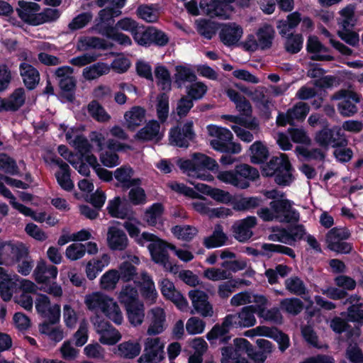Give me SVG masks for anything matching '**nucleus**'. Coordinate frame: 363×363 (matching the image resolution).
Segmentation results:
<instances>
[{
	"label": "nucleus",
	"instance_id": "nucleus-17",
	"mask_svg": "<svg viewBox=\"0 0 363 363\" xmlns=\"http://www.w3.org/2000/svg\"><path fill=\"white\" fill-rule=\"evenodd\" d=\"M159 284L161 293L165 298L173 302L180 311H186L188 310V301L182 294L176 289L173 282L168 279H163Z\"/></svg>",
	"mask_w": 363,
	"mask_h": 363
},
{
	"label": "nucleus",
	"instance_id": "nucleus-64",
	"mask_svg": "<svg viewBox=\"0 0 363 363\" xmlns=\"http://www.w3.org/2000/svg\"><path fill=\"white\" fill-rule=\"evenodd\" d=\"M118 272L120 279L126 284L129 283L131 280H134L137 275L135 267L128 261L123 262L119 265Z\"/></svg>",
	"mask_w": 363,
	"mask_h": 363
},
{
	"label": "nucleus",
	"instance_id": "nucleus-15",
	"mask_svg": "<svg viewBox=\"0 0 363 363\" xmlns=\"http://www.w3.org/2000/svg\"><path fill=\"white\" fill-rule=\"evenodd\" d=\"M28 250L22 243L4 242L0 243V260L5 264H13L28 255Z\"/></svg>",
	"mask_w": 363,
	"mask_h": 363
},
{
	"label": "nucleus",
	"instance_id": "nucleus-42",
	"mask_svg": "<svg viewBox=\"0 0 363 363\" xmlns=\"http://www.w3.org/2000/svg\"><path fill=\"white\" fill-rule=\"evenodd\" d=\"M4 111H16L25 103V90L23 88L15 89L6 99H3Z\"/></svg>",
	"mask_w": 363,
	"mask_h": 363
},
{
	"label": "nucleus",
	"instance_id": "nucleus-2",
	"mask_svg": "<svg viewBox=\"0 0 363 363\" xmlns=\"http://www.w3.org/2000/svg\"><path fill=\"white\" fill-rule=\"evenodd\" d=\"M264 195L273 201L270 208H262L258 211L259 216L264 221L274 220L281 223H293L299 220V213L292 207L293 202L287 199L283 192L276 189L265 191Z\"/></svg>",
	"mask_w": 363,
	"mask_h": 363
},
{
	"label": "nucleus",
	"instance_id": "nucleus-6",
	"mask_svg": "<svg viewBox=\"0 0 363 363\" xmlns=\"http://www.w3.org/2000/svg\"><path fill=\"white\" fill-rule=\"evenodd\" d=\"M169 186L173 191L191 198L193 200L189 205L194 211L201 215L209 216L212 201L184 184L172 182L169 184Z\"/></svg>",
	"mask_w": 363,
	"mask_h": 363
},
{
	"label": "nucleus",
	"instance_id": "nucleus-32",
	"mask_svg": "<svg viewBox=\"0 0 363 363\" xmlns=\"http://www.w3.org/2000/svg\"><path fill=\"white\" fill-rule=\"evenodd\" d=\"M1 191L4 194V196L9 199L10 204L13 208L18 211L21 213L26 216H30L39 223H43L45 220L46 213L45 212L35 213L30 208L17 202L14 196L9 189H2Z\"/></svg>",
	"mask_w": 363,
	"mask_h": 363
},
{
	"label": "nucleus",
	"instance_id": "nucleus-1",
	"mask_svg": "<svg viewBox=\"0 0 363 363\" xmlns=\"http://www.w3.org/2000/svg\"><path fill=\"white\" fill-rule=\"evenodd\" d=\"M178 166L187 175L188 182L194 186L196 191L210 196L213 187L196 182L193 179L213 182L214 177L209 171H217L218 169V164L214 159L202 153H194L191 159L179 160Z\"/></svg>",
	"mask_w": 363,
	"mask_h": 363
},
{
	"label": "nucleus",
	"instance_id": "nucleus-59",
	"mask_svg": "<svg viewBox=\"0 0 363 363\" xmlns=\"http://www.w3.org/2000/svg\"><path fill=\"white\" fill-rule=\"evenodd\" d=\"M90 48L106 49L107 43L104 39L96 37H84L79 40L77 48L79 50H85Z\"/></svg>",
	"mask_w": 363,
	"mask_h": 363
},
{
	"label": "nucleus",
	"instance_id": "nucleus-4",
	"mask_svg": "<svg viewBox=\"0 0 363 363\" xmlns=\"http://www.w3.org/2000/svg\"><path fill=\"white\" fill-rule=\"evenodd\" d=\"M206 129L208 134L214 138L211 140V146L215 150L223 152H229L234 154L239 153L241 151L240 144L232 142L233 135L228 128L211 124L206 127Z\"/></svg>",
	"mask_w": 363,
	"mask_h": 363
},
{
	"label": "nucleus",
	"instance_id": "nucleus-60",
	"mask_svg": "<svg viewBox=\"0 0 363 363\" xmlns=\"http://www.w3.org/2000/svg\"><path fill=\"white\" fill-rule=\"evenodd\" d=\"M138 16L148 23H153L157 21L160 12L155 6L142 5L137 10Z\"/></svg>",
	"mask_w": 363,
	"mask_h": 363
},
{
	"label": "nucleus",
	"instance_id": "nucleus-40",
	"mask_svg": "<svg viewBox=\"0 0 363 363\" xmlns=\"http://www.w3.org/2000/svg\"><path fill=\"white\" fill-rule=\"evenodd\" d=\"M162 136L160 124L156 121H150L136 133L135 138L141 140H159Z\"/></svg>",
	"mask_w": 363,
	"mask_h": 363
},
{
	"label": "nucleus",
	"instance_id": "nucleus-13",
	"mask_svg": "<svg viewBox=\"0 0 363 363\" xmlns=\"http://www.w3.org/2000/svg\"><path fill=\"white\" fill-rule=\"evenodd\" d=\"M38 313L50 323H57L60 320L61 310L59 304H51L50 298L43 294H38L35 301Z\"/></svg>",
	"mask_w": 363,
	"mask_h": 363
},
{
	"label": "nucleus",
	"instance_id": "nucleus-12",
	"mask_svg": "<svg viewBox=\"0 0 363 363\" xmlns=\"http://www.w3.org/2000/svg\"><path fill=\"white\" fill-rule=\"evenodd\" d=\"M331 99L333 100H340V102L337 104V109L339 113L345 117L352 116L357 112V106L350 101V99L356 103L361 101L360 95L349 89L340 90L334 94Z\"/></svg>",
	"mask_w": 363,
	"mask_h": 363
},
{
	"label": "nucleus",
	"instance_id": "nucleus-20",
	"mask_svg": "<svg viewBox=\"0 0 363 363\" xmlns=\"http://www.w3.org/2000/svg\"><path fill=\"white\" fill-rule=\"evenodd\" d=\"M189 297L191 301L194 310L203 317H211L213 314V307L208 302V296L203 291L191 290Z\"/></svg>",
	"mask_w": 363,
	"mask_h": 363
},
{
	"label": "nucleus",
	"instance_id": "nucleus-63",
	"mask_svg": "<svg viewBox=\"0 0 363 363\" xmlns=\"http://www.w3.org/2000/svg\"><path fill=\"white\" fill-rule=\"evenodd\" d=\"M280 307L282 311L295 315L302 311L303 303L296 298H284L281 301Z\"/></svg>",
	"mask_w": 363,
	"mask_h": 363
},
{
	"label": "nucleus",
	"instance_id": "nucleus-43",
	"mask_svg": "<svg viewBox=\"0 0 363 363\" xmlns=\"http://www.w3.org/2000/svg\"><path fill=\"white\" fill-rule=\"evenodd\" d=\"M19 69L20 74L26 87L29 89H34L40 81L38 71L26 62L21 63Z\"/></svg>",
	"mask_w": 363,
	"mask_h": 363
},
{
	"label": "nucleus",
	"instance_id": "nucleus-34",
	"mask_svg": "<svg viewBox=\"0 0 363 363\" xmlns=\"http://www.w3.org/2000/svg\"><path fill=\"white\" fill-rule=\"evenodd\" d=\"M225 93L231 101H233L237 111L240 113L241 117H250L252 114V106L246 98L238 92L236 90L229 88Z\"/></svg>",
	"mask_w": 363,
	"mask_h": 363
},
{
	"label": "nucleus",
	"instance_id": "nucleus-52",
	"mask_svg": "<svg viewBox=\"0 0 363 363\" xmlns=\"http://www.w3.org/2000/svg\"><path fill=\"white\" fill-rule=\"evenodd\" d=\"M120 280V276L117 269H109L100 278V288L104 291H113Z\"/></svg>",
	"mask_w": 363,
	"mask_h": 363
},
{
	"label": "nucleus",
	"instance_id": "nucleus-30",
	"mask_svg": "<svg viewBox=\"0 0 363 363\" xmlns=\"http://www.w3.org/2000/svg\"><path fill=\"white\" fill-rule=\"evenodd\" d=\"M16 275L6 273L4 269H0V295L4 301H9L13 294L18 281Z\"/></svg>",
	"mask_w": 363,
	"mask_h": 363
},
{
	"label": "nucleus",
	"instance_id": "nucleus-57",
	"mask_svg": "<svg viewBox=\"0 0 363 363\" xmlns=\"http://www.w3.org/2000/svg\"><path fill=\"white\" fill-rule=\"evenodd\" d=\"M87 109L89 115L99 122L105 123L111 119L110 115L96 101L90 102Z\"/></svg>",
	"mask_w": 363,
	"mask_h": 363
},
{
	"label": "nucleus",
	"instance_id": "nucleus-14",
	"mask_svg": "<svg viewBox=\"0 0 363 363\" xmlns=\"http://www.w3.org/2000/svg\"><path fill=\"white\" fill-rule=\"evenodd\" d=\"M94 329L99 335L100 343L106 345H113L119 342L122 335L118 330L115 328L108 321L101 318L92 320Z\"/></svg>",
	"mask_w": 363,
	"mask_h": 363
},
{
	"label": "nucleus",
	"instance_id": "nucleus-49",
	"mask_svg": "<svg viewBox=\"0 0 363 363\" xmlns=\"http://www.w3.org/2000/svg\"><path fill=\"white\" fill-rule=\"evenodd\" d=\"M355 9L352 5H348L340 11V17L338 19L339 29L353 28L357 23L354 16Z\"/></svg>",
	"mask_w": 363,
	"mask_h": 363
},
{
	"label": "nucleus",
	"instance_id": "nucleus-33",
	"mask_svg": "<svg viewBox=\"0 0 363 363\" xmlns=\"http://www.w3.org/2000/svg\"><path fill=\"white\" fill-rule=\"evenodd\" d=\"M140 222L135 218L128 219L123 223V227L128 232L129 236L140 245H145L147 243V239H151L153 237L152 233H143L140 234Z\"/></svg>",
	"mask_w": 363,
	"mask_h": 363
},
{
	"label": "nucleus",
	"instance_id": "nucleus-44",
	"mask_svg": "<svg viewBox=\"0 0 363 363\" xmlns=\"http://www.w3.org/2000/svg\"><path fill=\"white\" fill-rule=\"evenodd\" d=\"M130 324L133 327L142 325L145 319V305L141 301L125 308Z\"/></svg>",
	"mask_w": 363,
	"mask_h": 363
},
{
	"label": "nucleus",
	"instance_id": "nucleus-38",
	"mask_svg": "<svg viewBox=\"0 0 363 363\" xmlns=\"http://www.w3.org/2000/svg\"><path fill=\"white\" fill-rule=\"evenodd\" d=\"M307 50L311 53V59L315 60H332L333 57L327 53V49L315 36H310L307 41Z\"/></svg>",
	"mask_w": 363,
	"mask_h": 363
},
{
	"label": "nucleus",
	"instance_id": "nucleus-9",
	"mask_svg": "<svg viewBox=\"0 0 363 363\" xmlns=\"http://www.w3.org/2000/svg\"><path fill=\"white\" fill-rule=\"evenodd\" d=\"M274 37V30L273 27L265 24L257 30L256 33L257 38L254 35L247 37L244 46L246 50L250 51L267 49L272 46Z\"/></svg>",
	"mask_w": 363,
	"mask_h": 363
},
{
	"label": "nucleus",
	"instance_id": "nucleus-22",
	"mask_svg": "<svg viewBox=\"0 0 363 363\" xmlns=\"http://www.w3.org/2000/svg\"><path fill=\"white\" fill-rule=\"evenodd\" d=\"M134 284L140 287L142 296L147 303L153 304L156 302L158 294L152 279L147 272H141L140 280H134Z\"/></svg>",
	"mask_w": 363,
	"mask_h": 363
},
{
	"label": "nucleus",
	"instance_id": "nucleus-37",
	"mask_svg": "<svg viewBox=\"0 0 363 363\" xmlns=\"http://www.w3.org/2000/svg\"><path fill=\"white\" fill-rule=\"evenodd\" d=\"M264 301L262 303H259L256 307V313L258 317L263 318L264 320L270 321L276 324H281L283 320L282 315L277 308L267 309L269 303L268 299L264 296Z\"/></svg>",
	"mask_w": 363,
	"mask_h": 363
},
{
	"label": "nucleus",
	"instance_id": "nucleus-53",
	"mask_svg": "<svg viewBox=\"0 0 363 363\" xmlns=\"http://www.w3.org/2000/svg\"><path fill=\"white\" fill-rule=\"evenodd\" d=\"M250 160L254 164L264 162L269 157L267 147L260 141L255 142L250 148Z\"/></svg>",
	"mask_w": 363,
	"mask_h": 363
},
{
	"label": "nucleus",
	"instance_id": "nucleus-56",
	"mask_svg": "<svg viewBox=\"0 0 363 363\" xmlns=\"http://www.w3.org/2000/svg\"><path fill=\"white\" fill-rule=\"evenodd\" d=\"M52 323H43L40 325L39 330L41 333L46 335L50 339L55 342L61 341L64 337L63 329L60 326H53Z\"/></svg>",
	"mask_w": 363,
	"mask_h": 363
},
{
	"label": "nucleus",
	"instance_id": "nucleus-46",
	"mask_svg": "<svg viewBox=\"0 0 363 363\" xmlns=\"http://www.w3.org/2000/svg\"><path fill=\"white\" fill-rule=\"evenodd\" d=\"M110 66L104 62H97L83 69L82 75L86 80H94L110 72Z\"/></svg>",
	"mask_w": 363,
	"mask_h": 363
},
{
	"label": "nucleus",
	"instance_id": "nucleus-35",
	"mask_svg": "<svg viewBox=\"0 0 363 363\" xmlns=\"http://www.w3.org/2000/svg\"><path fill=\"white\" fill-rule=\"evenodd\" d=\"M52 161L59 167L55 173L57 183L62 189L70 191L74 188V184L70 179L69 165L59 158H53Z\"/></svg>",
	"mask_w": 363,
	"mask_h": 363
},
{
	"label": "nucleus",
	"instance_id": "nucleus-51",
	"mask_svg": "<svg viewBox=\"0 0 363 363\" xmlns=\"http://www.w3.org/2000/svg\"><path fill=\"white\" fill-rule=\"evenodd\" d=\"M238 178L244 183L245 186H240V189H247L249 186V181H253L259 177V172L248 164H241L236 167Z\"/></svg>",
	"mask_w": 363,
	"mask_h": 363
},
{
	"label": "nucleus",
	"instance_id": "nucleus-31",
	"mask_svg": "<svg viewBox=\"0 0 363 363\" xmlns=\"http://www.w3.org/2000/svg\"><path fill=\"white\" fill-rule=\"evenodd\" d=\"M117 298L124 308L141 302L136 284H125L118 293Z\"/></svg>",
	"mask_w": 363,
	"mask_h": 363
},
{
	"label": "nucleus",
	"instance_id": "nucleus-39",
	"mask_svg": "<svg viewBox=\"0 0 363 363\" xmlns=\"http://www.w3.org/2000/svg\"><path fill=\"white\" fill-rule=\"evenodd\" d=\"M57 269L55 266H47L44 261H40L34 271L35 281L39 284H46L57 276Z\"/></svg>",
	"mask_w": 363,
	"mask_h": 363
},
{
	"label": "nucleus",
	"instance_id": "nucleus-8",
	"mask_svg": "<svg viewBox=\"0 0 363 363\" xmlns=\"http://www.w3.org/2000/svg\"><path fill=\"white\" fill-rule=\"evenodd\" d=\"M152 238L147 239V242H150L148 250L152 260L162 265L167 271L176 273L177 267L169 261L167 253V248H169V245H172L167 243L154 234H152Z\"/></svg>",
	"mask_w": 363,
	"mask_h": 363
},
{
	"label": "nucleus",
	"instance_id": "nucleus-28",
	"mask_svg": "<svg viewBox=\"0 0 363 363\" xmlns=\"http://www.w3.org/2000/svg\"><path fill=\"white\" fill-rule=\"evenodd\" d=\"M256 223V218L254 216H248L238 221L233 225L235 238L240 242L249 240L252 235V228L255 226Z\"/></svg>",
	"mask_w": 363,
	"mask_h": 363
},
{
	"label": "nucleus",
	"instance_id": "nucleus-19",
	"mask_svg": "<svg viewBox=\"0 0 363 363\" xmlns=\"http://www.w3.org/2000/svg\"><path fill=\"white\" fill-rule=\"evenodd\" d=\"M149 325L147 333L157 335L162 333L167 328L166 314L160 307H155L148 311Z\"/></svg>",
	"mask_w": 363,
	"mask_h": 363
},
{
	"label": "nucleus",
	"instance_id": "nucleus-50",
	"mask_svg": "<svg viewBox=\"0 0 363 363\" xmlns=\"http://www.w3.org/2000/svg\"><path fill=\"white\" fill-rule=\"evenodd\" d=\"M308 75L311 78L316 79L313 83L315 87H330L335 82L334 77L331 76H324L323 69L316 67L310 69L308 72Z\"/></svg>",
	"mask_w": 363,
	"mask_h": 363
},
{
	"label": "nucleus",
	"instance_id": "nucleus-48",
	"mask_svg": "<svg viewBox=\"0 0 363 363\" xmlns=\"http://www.w3.org/2000/svg\"><path fill=\"white\" fill-rule=\"evenodd\" d=\"M340 135V128H334L333 129L325 128L316 133L315 137V142L322 147L328 148L330 145L336 146L338 143L333 137L335 130Z\"/></svg>",
	"mask_w": 363,
	"mask_h": 363
},
{
	"label": "nucleus",
	"instance_id": "nucleus-29",
	"mask_svg": "<svg viewBox=\"0 0 363 363\" xmlns=\"http://www.w3.org/2000/svg\"><path fill=\"white\" fill-rule=\"evenodd\" d=\"M145 110L140 106H133L124 113V125L130 130H135L145 121Z\"/></svg>",
	"mask_w": 363,
	"mask_h": 363
},
{
	"label": "nucleus",
	"instance_id": "nucleus-45",
	"mask_svg": "<svg viewBox=\"0 0 363 363\" xmlns=\"http://www.w3.org/2000/svg\"><path fill=\"white\" fill-rule=\"evenodd\" d=\"M227 236L223 233V228L220 225L215 226L213 234L203 239V245L208 248H216L224 245L227 241Z\"/></svg>",
	"mask_w": 363,
	"mask_h": 363
},
{
	"label": "nucleus",
	"instance_id": "nucleus-10",
	"mask_svg": "<svg viewBox=\"0 0 363 363\" xmlns=\"http://www.w3.org/2000/svg\"><path fill=\"white\" fill-rule=\"evenodd\" d=\"M164 342L160 337H147L144 342V352L139 357L140 363H158L164 357Z\"/></svg>",
	"mask_w": 363,
	"mask_h": 363
},
{
	"label": "nucleus",
	"instance_id": "nucleus-5",
	"mask_svg": "<svg viewBox=\"0 0 363 363\" xmlns=\"http://www.w3.org/2000/svg\"><path fill=\"white\" fill-rule=\"evenodd\" d=\"M292 169L289 159L285 154L272 157L262 169V174L267 177L274 176L275 182L279 185H288L293 180Z\"/></svg>",
	"mask_w": 363,
	"mask_h": 363
},
{
	"label": "nucleus",
	"instance_id": "nucleus-21",
	"mask_svg": "<svg viewBox=\"0 0 363 363\" xmlns=\"http://www.w3.org/2000/svg\"><path fill=\"white\" fill-rule=\"evenodd\" d=\"M193 123L188 121L184 124L182 130L179 128H172L169 133V142L179 147H187L189 142L193 139Z\"/></svg>",
	"mask_w": 363,
	"mask_h": 363
},
{
	"label": "nucleus",
	"instance_id": "nucleus-47",
	"mask_svg": "<svg viewBox=\"0 0 363 363\" xmlns=\"http://www.w3.org/2000/svg\"><path fill=\"white\" fill-rule=\"evenodd\" d=\"M250 285V281L242 279H230L218 286V294L220 298H228L231 294L240 286Z\"/></svg>",
	"mask_w": 363,
	"mask_h": 363
},
{
	"label": "nucleus",
	"instance_id": "nucleus-16",
	"mask_svg": "<svg viewBox=\"0 0 363 363\" xmlns=\"http://www.w3.org/2000/svg\"><path fill=\"white\" fill-rule=\"evenodd\" d=\"M234 0H211L208 3L203 1L201 2V9L203 13L211 17L218 16L225 19L233 13L230 4Z\"/></svg>",
	"mask_w": 363,
	"mask_h": 363
},
{
	"label": "nucleus",
	"instance_id": "nucleus-18",
	"mask_svg": "<svg viewBox=\"0 0 363 363\" xmlns=\"http://www.w3.org/2000/svg\"><path fill=\"white\" fill-rule=\"evenodd\" d=\"M350 234L344 229L334 228L326 235L328 247L333 251L341 253L348 252L351 247L343 240L349 238Z\"/></svg>",
	"mask_w": 363,
	"mask_h": 363
},
{
	"label": "nucleus",
	"instance_id": "nucleus-3",
	"mask_svg": "<svg viewBox=\"0 0 363 363\" xmlns=\"http://www.w3.org/2000/svg\"><path fill=\"white\" fill-rule=\"evenodd\" d=\"M84 303L89 311L104 315L118 325L123 322V313L118 301L104 293L96 291L87 294Z\"/></svg>",
	"mask_w": 363,
	"mask_h": 363
},
{
	"label": "nucleus",
	"instance_id": "nucleus-54",
	"mask_svg": "<svg viewBox=\"0 0 363 363\" xmlns=\"http://www.w3.org/2000/svg\"><path fill=\"white\" fill-rule=\"evenodd\" d=\"M99 33L114 40L121 45L128 46L132 43L131 39L129 36L120 33L118 30L113 27H106L104 29H99Z\"/></svg>",
	"mask_w": 363,
	"mask_h": 363
},
{
	"label": "nucleus",
	"instance_id": "nucleus-58",
	"mask_svg": "<svg viewBox=\"0 0 363 363\" xmlns=\"http://www.w3.org/2000/svg\"><path fill=\"white\" fill-rule=\"evenodd\" d=\"M155 76L157 84L162 89L169 91L171 89V78L169 71L162 65L156 67Z\"/></svg>",
	"mask_w": 363,
	"mask_h": 363
},
{
	"label": "nucleus",
	"instance_id": "nucleus-7",
	"mask_svg": "<svg viewBox=\"0 0 363 363\" xmlns=\"http://www.w3.org/2000/svg\"><path fill=\"white\" fill-rule=\"evenodd\" d=\"M67 141L76 148L81 154L82 157L95 169L98 164L96 157L91 154V145L83 135L82 130L78 128H70L65 134Z\"/></svg>",
	"mask_w": 363,
	"mask_h": 363
},
{
	"label": "nucleus",
	"instance_id": "nucleus-41",
	"mask_svg": "<svg viewBox=\"0 0 363 363\" xmlns=\"http://www.w3.org/2000/svg\"><path fill=\"white\" fill-rule=\"evenodd\" d=\"M140 351L141 345L139 342L128 340L119 344L113 352L123 358L133 359L139 355Z\"/></svg>",
	"mask_w": 363,
	"mask_h": 363
},
{
	"label": "nucleus",
	"instance_id": "nucleus-62",
	"mask_svg": "<svg viewBox=\"0 0 363 363\" xmlns=\"http://www.w3.org/2000/svg\"><path fill=\"white\" fill-rule=\"evenodd\" d=\"M217 178L223 183L230 184L233 186L240 188V186H245L244 183L238 178V173L236 168L234 170L220 171L217 174Z\"/></svg>",
	"mask_w": 363,
	"mask_h": 363
},
{
	"label": "nucleus",
	"instance_id": "nucleus-25",
	"mask_svg": "<svg viewBox=\"0 0 363 363\" xmlns=\"http://www.w3.org/2000/svg\"><path fill=\"white\" fill-rule=\"evenodd\" d=\"M305 229L303 225H298L289 229L281 230L278 234L271 235L269 239L274 241H279L292 245L298 240L303 238L305 235Z\"/></svg>",
	"mask_w": 363,
	"mask_h": 363
},
{
	"label": "nucleus",
	"instance_id": "nucleus-55",
	"mask_svg": "<svg viewBox=\"0 0 363 363\" xmlns=\"http://www.w3.org/2000/svg\"><path fill=\"white\" fill-rule=\"evenodd\" d=\"M228 331V328L224 325V322H223L221 325H215L207 333L206 338L211 343H213L217 340L225 342L230 339V337L227 335Z\"/></svg>",
	"mask_w": 363,
	"mask_h": 363
},
{
	"label": "nucleus",
	"instance_id": "nucleus-36",
	"mask_svg": "<svg viewBox=\"0 0 363 363\" xmlns=\"http://www.w3.org/2000/svg\"><path fill=\"white\" fill-rule=\"evenodd\" d=\"M263 301H264L263 295L254 294L250 291H245L235 294L230 299V304L233 306L238 307L254 303L252 306L256 308Z\"/></svg>",
	"mask_w": 363,
	"mask_h": 363
},
{
	"label": "nucleus",
	"instance_id": "nucleus-26",
	"mask_svg": "<svg viewBox=\"0 0 363 363\" xmlns=\"http://www.w3.org/2000/svg\"><path fill=\"white\" fill-rule=\"evenodd\" d=\"M40 7L38 4L26 1H18V8L16 11L19 17L31 25L36 26L35 22L38 20V15L40 13Z\"/></svg>",
	"mask_w": 363,
	"mask_h": 363
},
{
	"label": "nucleus",
	"instance_id": "nucleus-23",
	"mask_svg": "<svg viewBox=\"0 0 363 363\" xmlns=\"http://www.w3.org/2000/svg\"><path fill=\"white\" fill-rule=\"evenodd\" d=\"M243 35L242 28L235 23H228L222 25L219 33L221 42L227 45H236Z\"/></svg>",
	"mask_w": 363,
	"mask_h": 363
},
{
	"label": "nucleus",
	"instance_id": "nucleus-24",
	"mask_svg": "<svg viewBox=\"0 0 363 363\" xmlns=\"http://www.w3.org/2000/svg\"><path fill=\"white\" fill-rule=\"evenodd\" d=\"M107 244L113 250H123L128 243L127 235L118 225H111L107 231Z\"/></svg>",
	"mask_w": 363,
	"mask_h": 363
},
{
	"label": "nucleus",
	"instance_id": "nucleus-27",
	"mask_svg": "<svg viewBox=\"0 0 363 363\" xmlns=\"http://www.w3.org/2000/svg\"><path fill=\"white\" fill-rule=\"evenodd\" d=\"M134 174L133 169L129 165H123L117 168L114 171L113 176L118 185L129 189L134 186H138L141 184V180L139 178H133Z\"/></svg>",
	"mask_w": 363,
	"mask_h": 363
},
{
	"label": "nucleus",
	"instance_id": "nucleus-61",
	"mask_svg": "<svg viewBox=\"0 0 363 363\" xmlns=\"http://www.w3.org/2000/svg\"><path fill=\"white\" fill-rule=\"evenodd\" d=\"M261 203V199L257 197H245L239 199H233V206L236 211H247L254 208Z\"/></svg>",
	"mask_w": 363,
	"mask_h": 363
},
{
	"label": "nucleus",
	"instance_id": "nucleus-11",
	"mask_svg": "<svg viewBox=\"0 0 363 363\" xmlns=\"http://www.w3.org/2000/svg\"><path fill=\"white\" fill-rule=\"evenodd\" d=\"M72 74L73 69L68 66L60 67L55 71V75L59 79L61 97L67 101H72L74 99L76 80Z\"/></svg>",
	"mask_w": 363,
	"mask_h": 363
}]
</instances>
